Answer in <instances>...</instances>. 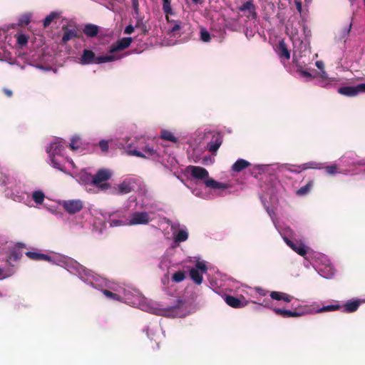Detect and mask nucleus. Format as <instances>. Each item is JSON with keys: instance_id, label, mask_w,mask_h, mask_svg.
Masks as SVG:
<instances>
[{"instance_id": "1", "label": "nucleus", "mask_w": 365, "mask_h": 365, "mask_svg": "<svg viewBox=\"0 0 365 365\" xmlns=\"http://www.w3.org/2000/svg\"><path fill=\"white\" fill-rule=\"evenodd\" d=\"M102 280V285L100 288H96L88 284L93 289L101 290L109 299L125 303L130 306L137 307L148 312H155L156 314L166 317H185L196 311V305L190 301L178 299L176 303L170 307L155 309L151 303L135 288L128 285L115 284L110 289H106L103 287L106 285L105 279L98 274Z\"/></svg>"}, {"instance_id": "2", "label": "nucleus", "mask_w": 365, "mask_h": 365, "mask_svg": "<svg viewBox=\"0 0 365 365\" xmlns=\"http://www.w3.org/2000/svg\"><path fill=\"white\" fill-rule=\"evenodd\" d=\"M26 255L33 260L48 261L53 264L63 267L71 274L77 276L83 282L91 284L96 288H100L103 280L93 273V271L86 269L76 260L60 255H48L43 253L28 251Z\"/></svg>"}, {"instance_id": "3", "label": "nucleus", "mask_w": 365, "mask_h": 365, "mask_svg": "<svg viewBox=\"0 0 365 365\" xmlns=\"http://www.w3.org/2000/svg\"><path fill=\"white\" fill-rule=\"evenodd\" d=\"M29 38V35L19 31L18 26L14 24L0 28V61H6L10 65L24 69L25 62L21 64L19 61L20 59H24V57L19 54L17 58H13L10 50L25 47Z\"/></svg>"}, {"instance_id": "4", "label": "nucleus", "mask_w": 365, "mask_h": 365, "mask_svg": "<svg viewBox=\"0 0 365 365\" xmlns=\"http://www.w3.org/2000/svg\"><path fill=\"white\" fill-rule=\"evenodd\" d=\"M304 37L300 36L298 29L292 24L286 26V32L289 36L293 45V63L294 67L298 68L299 73L305 80L312 77L311 73L307 71V64H312L311 51L309 42L307 38L305 26H303Z\"/></svg>"}, {"instance_id": "5", "label": "nucleus", "mask_w": 365, "mask_h": 365, "mask_svg": "<svg viewBox=\"0 0 365 365\" xmlns=\"http://www.w3.org/2000/svg\"><path fill=\"white\" fill-rule=\"evenodd\" d=\"M186 170L192 179L201 180L205 187L210 190V191H206L197 184L195 187H190L192 193L197 197L211 200L222 196L223 192L229 188L227 183L218 182L211 178L208 171L204 168L190 165Z\"/></svg>"}, {"instance_id": "6", "label": "nucleus", "mask_w": 365, "mask_h": 365, "mask_svg": "<svg viewBox=\"0 0 365 365\" xmlns=\"http://www.w3.org/2000/svg\"><path fill=\"white\" fill-rule=\"evenodd\" d=\"M129 140L130 138L125 137L118 143V146L124 149L128 155L158 160L170 170L177 167L178 161L175 157L173 154L167 153L164 148L154 149L150 145L138 147L133 143H129Z\"/></svg>"}, {"instance_id": "7", "label": "nucleus", "mask_w": 365, "mask_h": 365, "mask_svg": "<svg viewBox=\"0 0 365 365\" xmlns=\"http://www.w3.org/2000/svg\"><path fill=\"white\" fill-rule=\"evenodd\" d=\"M223 141L222 133L208 128L198 129L192 134L188 140L190 147L194 153L200 155L208 150L215 155Z\"/></svg>"}, {"instance_id": "8", "label": "nucleus", "mask_w": 365, "mask_h": 365, "mask_svg": "<svg viewBox=\"0 0 365 365\" xmlns=\"http://www.w3.org/2000/svg\"><path fill=\"white\" fill-rule=\"evenodd\" d=\"M160 205L153 200L147 197L136 202L135 207L129 214L128 226L148 225L157 218V214L161 211Z\"/></svg>"}, {"instance_id": "9", "label": "nucleus", "mask_w": 365, "mask_h": 365, "mask_svg": "<svg viewBox=\"0 0 365 365\" xmlns=\"http://www.w3.org/2000/svg\"><path fill=\"white\" fill-rule=\"evenodd\" d=\"M48 163L53 168L63 173H68V168H75L72 159L66 154V143L61 138H55L46 147Z\"/></svg>"}, {"instance_id": "10", "label": "nucleus", "mask_w": 365, "mask_h": 365, "mask_svg": "<svg viewBox=\"0 0 365 365\" xmlns=\"http://www.w3.org/2000/svg\"><path fill=\"white\" fill-rule=\"evenodd\" d=\"M259 198L261 200V202L264 205V207L266 208L268 215L271 217L275 228L278 230L285 243L298 255L304 257L305 260L307 261L304 262V266L306 267H309V262L311 260V256H312V254H309V247L305 245L304 242L302 240H296L289 238V237L292 235V230H291V228H282L279 226L278 222L274 218V210L269 208L268 206H267L264 200V197L260 195Z\"/></svg>"}, {"instance_id": "11", "label": "nucleus", "mask_w": 365, "mask_h": 365, "mask_svg": "<svg viewBox=\"0 0 365 365\" xmlns=\"http://www.w3.org/2000/svg\"><path fill=\"white\" fill-rule=\"evenodd\" d=\"M291 166L289 164H256L253 165L251 168V175L257 178L258 175H267L279 179L282 177H287V173H289Z\"/></svg>"}, {"instance_id": "12", "label": "nucleus", "mask_w": 365, "mask_h": 365, "mask_svg": "<svg viewBox=\"0 0 365 365\" xmlns=\"http://www.w3.org/2000/svg\"><path fill=\"white\" fill-rule=\"evenodd\" d=\"M339 308V305H327L317 309L309 306H304L300 307L298 311H292L279 308H274L273 311L276 314L279 315L283 318H297L308 314L334 312L336 311Z\"/></svg>"}, {"instance_id": "13", "label": "nucleus", "mask_w": 365, "mask_h": 365, "mask_svg": "<svg viewBox=\"0 0 365 365\" xmlns=\"http://www.w3.org/2000/svg\"><path fill=\"white\" fill-rule=\"evenodd\" d=\"M309 263L325 279H331L335 275V269L327 256L322 253H312Z\"/></svg>"}, {"instance_id": "14", "label": "nucleus", "mask_w": 365, "mask_h": 365, "mask_svg": "<svg viewBox=\"0 0 365 365\" xmlns=\"http://www.w3.org/2000/svg\"><path fill=\"white\" fill-rule=\"evenodd\" d=\"M128 210L129 206L124 204L122 207L117 210L104 212L102 216L111 227H125L128 226L127 224L129 220Z\"/></svg>"}, {"instance_id": "15", "label": "nucleus", "mask_w": 365, "mask_h": 365, "mask_svg": "<svg viewBox=\"0 0 365 365\" xmlns=\"http://www.w3.org/2000/svg\"><path fill=\"white\" fill-rule=\"evenodd\" d=\"M141 180L138 177L128 175L118 183L110 187V193L117 195H124L134 191L139 187Z\"/></svg>"}, {"instance_id": "16", "label": "nucleus", "mask_w": 365, "mask_h": 365, "mask_svg": "<svg viewBox=\"0 0 365 365\" xmlns=\"http://www.w3.org/2000/svg\"><path fill=\"white\" fill-rule=\"evenodd\" d=\"M115 58L112 55H108L107 53L96 55L93 50L85 48L80 58V63L81 65L102 64L115 61Z\"/></svg>"}, {"instance_id": "17", "label": "nucleus", "mask_w": 365, "mask_h": 365, "mask_svg": "<svg viewBox=\"0 0 365 365\" xmlns=\"http://www.w3.org/2000/svg\"><path fill=\"white\" fill-rule=\"evenodd\" d=\"M309 65L310 64H307L305 67H307V71H309L312 75L310 79L305 80L304 77H302L299 73L298 68L295 67L298 78H301L304 82H310L312 80H315V84L322 88H327L329 86L328 81L330 80V78L327 71L325 70L317 71L316 70L311 68L309 66Z\"/></svg>"}, {"instance_id": "18", "label": "nucleus", "mask_w": 365, "mask_h": 365, "mask_svg": "<svg viewBox=\"0 0 365 365\" xmlns=\"http://www.w3.org/2000/svg\"><path fill=\"white\" fill-rule=\"evenodd\" d=\"M113 172L108 168L99 169L94 175H93V186L104 191L110 189V184L108 181L111 178Z\"/></svg>"}, {"instance_id": "19", "label": "nucleus", "mask_w": 365, "mask_h": 365, "mask_svg": "<svg viewBox=\"0 0 365 365\" xmlns=\"http://www.w3.org/2000/svg\"><path fill=\"white\" fill-rule=\"evenodd\" d=\"M207 262L198 258L195 266L189 271L190 277L195 284L200 285L203 282V274L207 273Z\"/></svg>"}, {"instance_id": "20", "label": "nucleus", "mask_w": 365, "mask_h": 365, "mask_svg": "<svg viewBox=\"0 0 365 365\" xmlns=\"http://www.w3.org/2000/svg\"><path fill=\"white\" fill-rule=\"evenodd\" d=\"M355 153L347 152L337 160L339 166L341 168V174H355Z\"/></svg>"}, {"instance_id": "21", "label": "nucleus", "mask_w": 365, "mask_h": 365, "mask_svg": "<svg viewBox=\"0 0 365 365\" xmlns=\"http://www.w3.org/2000/svg\"><path fill=\"white\" fill-rule=\"evenodd\" d=\"M131 37H123L118 40L108 47L107 54L112 55L115 58V61L123 58V56L118 55V52L127 48L132 43Z\"/></svg>"}, {"instance_id": "22", "label": "nucleus", "mask_w": 365, "mask_h": 365, "mask_svg": "<svg viewBox=\"0 0 365 365\" xmlns=\"http://www.w3.org/2000/svg\"><path fill=\"white\" fill-rule=\"evenodd\" d=\"M168 224L170 225L175 243L183 242L188 239V230L185 225L170 221L168 222Z\"/></svg>"}, {"instance_id": "23", "label": "nucleus", "mask_w": 365, "mask_h": 365, "mask_svg": "<svg viewBox=\"0 0 365 365\" xmlns=\"http://www.w3.org/2000/svg\"><path fill=\"white\" fill-rule=\"evenodd\" d=\"M61 205L68 213L73 215L83 209L84 202L80 199L65 200L61 202Z\"/></svg>"}, {"instance_id": "24", "label": "nucleus", "mask_w": 365, "mask_h": 365, "mask_svg": "<svg viewBox=\"0 0 365 365\" xmlns=\"http://www.w3.org/2000/svg\"><path fill=\"white\" fill-rule=\"evenodd\" d=\"M275 51L283 64L290 59L291 52L284 40L279 41L277 44H276Z\"/></svg>"}, {"instance_id": "25", "label": "nucleus", "mask_w": 365, "mask_h": 365, "mask_svg": "<svg viewBox=\"0 0 365 365\" xmlns=\"http://www.w3.org/2000/svg\"><path fill=\"white\" fill-rule=\"evenodd\" d=\"M291 169H289V173H299L303 170L307 169H317L320 170L324 168V163H319L316 161H310L302 165H290Z\"/></svg>"}, {"instance_id": "26", "label": "nucleus", "mask_w": 365, "mask_h": 365, "mask_svg": "<svg viewBox=\"0 0 365 365\" xmlns=\"http://www.w3.org/2000/svg\"><path fill=\"white\" fill-rule=\"evenodd\" d=\"M363 302H365V300L359 299H351L344 302L342 306L338 304L339 308L337 310L342 309L343 312L352 313L356 312Z\"/></svg>"}, {"instance_id": "27", "label": "nucleus", "mask_w": 365, "mask_h": 365, "mask_svg": "<svg viewBox=\"0 0 365 365\" xmlns=\"http://www.w3.org/2000/svg\"><path fill=\"white\" fill-rule=\"evenodd\" d=\"M76 180L83 185H93V175L87 170H82L76 175Z\"/></svg>"}, {"instance_id": "28", "label": "nucleus", "mask_w": 365, "mask_h": 365, "mask_svg": "<svg viewBox=\"0 0 365 365\" xmlns=\"http://www.w3.org/2000/svg\"><path fill=\"white\" fill-rule=\"evenodd\" d=\"M171 282V278L170 279L168 274H165L161 279L163 291L169 295H174L176 290L175 288H173V284H170Z\"/></svg>"}, {"instance_id": "29", "label": "nucleus", "mask_w": 365, "mask_h": 365, "mask_svg": "<svg viewBox=\"0 0 365 365\" xmlns=\"http://www.w3.org/2000/svg\"><path fill=\"white\" fill-rule=\"evenodd\" d=\"M255 6L252 1H247L239 7V10L242 12L249 11V16L252 19L257 18Z\"/></svg>"}, {"instance_id": "30", "label": "nucleus", "mask_w": 365, "mask_h": 365, "mask_svg": "<svg viewBox=\"0 0 365 365\" xmlns=\"http://www.w3.org/2000/svg\"><path fill=\"white\" fill-rule=\"evenodd\" d=\"M338 93L346 96H355L359 94L357 86H342L338 89Z\"/></svg>"}, {"instance_id": "31", "label": "nucleus", "mask_w": 365, "mask_h": 365, "mask_svg": "<svg viewBox=\"0 0 365 365\" xmlns=\"http://www.w3.org/2000/svg\"><path fill=\"white\" fill-rule=\"evenodd\" d=\"M269 296L274 300L284 301L287 303L290 302L293 298L287 293L275 291L271 292Z\"/></svg>"}, {"instance_id": "32", "label": "nucleus", "mask_w": 365, "mask_h": 365, "mask_svg": "<svg viewBox=\"0 0 365 365\" xmlns=\"http://www.w3.org/2000/svg\"><path fill=\"white\" fill-rule=\"evenodd\" d=\"M250 166V162L247 160L239 158L236 160V162L232 166V170L235 173H240L247 168Z\"/></svg>"}, {"instance_id": "33", "label": "nucleus", "mask_w": 365, "mask_h": 365, "mask_svg": "<svg viewBox=\"0 0 365 365\" xmlns=\"http://www.w3.org/2000/svg\"><path fill=\"white\" fill-rule=\"evenodd\" d=\"M225 302L230 307L234 308H241L246 305V302L240 300L238 298L233 296H227L225 297Z\"/></svg>"}, {"instance_id": "34", "label": "nucleus", "mask_w": 365, "mask_h": 365, "mask_svg": "<svg viewBox=\"0 0 365 365\" xmlns=\"http://www.w3.org/2000/svg\"><path fill=\"white\" fill-rule=\"evenodd\" d=\"M14 273L15 269L13 266L6 264L2 267L0 265V280L11 277Z\"/></svg>"}, {"instance_id": "35", "label": "nucleus", "mask_w": 365, "mask_h": 365, "mask_svg": "<svg viewBox=\"0 0 365 365\" xmlns=\"http://www.w3.org/2000/svg\"><path fill=\"white\" fill-rule=\"evenodd\" d=\"M77 31L74 29L63 28V36L61 41L63 43H66L68 41L76 38Z\"/></svg>"}, {"instance_id": "36", "label": "nucleus", "mask_w": 365, "mask_h": 365, "mask_svg": "<svg viewBox=\"0 0 365 365\" xmlns=\"http://www.w3.org/2000/svg\"><path fill=\"white\" fill-rule=\"evenodd\" d=\"M166 19L170 24L169 31L173 34H176L182 28V22L180 20H172L167 16Z\"/></svg>"}, {"instance_id": "37", "label": "nucleus", "mask_w": 365, "mask_h": 365, "mask_svg": "<svg viewBox=\"0 0 365 365\" xmlns=\"http://www.w3.org/2000/svg\"><path fill=\"white\" fill-rule=\"evenodd\" d=\"M98 32V26L91 24H86L83 29V33L88 37H95Z\"/></svg>"}, {"instance_id": "38", "label": "nucleus", "mask_w": 365, "mask_h": 365, "mask_svg": "<svg viewBox=\"0 0 365 365\" xmlns=\"http://www.w3.org/2000/svg\"><path fill=\"white\" fill-rule=\"evenodd\" d=\"M61 12L53 11H51L48 15L46 16L43 20V24L45 28L48 27L54 19H59L61 17Z\"/></svg>"}, {"instance_id": "39", "label": "nucleus", "mask_w": 365, "mask_h": 365, "mask_svg": "<svg viewBox=\"0 0 365 365\" xmlns=\"http://www.w3.org/2000/svg\"><path fill=\"white\" fill-rule=\"evenodd\" d=\"M83 143L81 138L78 135H74L71 138L69 146L73 150H78L82 148Z\"/></svg>"}, {"instance_id": "40", "label": "nucleus", "mask_w": 365, "mask_h": 365, "mask_svg": "<svg viewBox=\"0 0 365 365\" xmlns=\"http://www.w3.org/2000/svg\"><path fill=\"white\" fill-rule=\"evenodd\" d=\"M161 138L173 143H178V138L174 134L168 130H162L160 132Z\"/></svg>"}, {"instance_id": "41", "label": "nucleus", "mask_w": 365, "mask_h": 365, "mask_svg": "<svg viewBox=\"0 0 365 365\" xmlns=\"http://www.w3.org/2000/svg\"><path fill=\"white\" fill-rule=\"evenodd\" d=\"M31 197L37 205H41L45 199V194L42 190H38L32 192Z\"/></svg>"}, {"instance_id": "42", "label": "nucleus", "mask_w": 365, "mask_h": 365, "mask_svg": "<svg viewBox=\"0 0 365 365\" xmlns=\"http://www.w3.org/2000/svg\"><path fill=\"white\" fill-rule=\"evenodd\" d=\"M186 277V272L185 271L179 270L171 277V282L175 283H180L182 282Z\"/></svg>"}, {"instance_id": "43", "label": "nucleus", "mask_w": 365, "mask_h": 365, "mask_svg": "<svg viewBox=\"0 0 365 365\" xmlns=\"http://www.w3.org/2000/svg\"><path fill=\"white\" fill-rule=\"evenodd\" d=\"M325 169V171L329 175H334L336 173H340L341 168L339 166V162L324 167Z\"/></svg>"}, {"instance_id": "44", "label": "nucleus", "mask_w": 365, "mask_h": 365, "mask_svg": "<svg viewBox=\"0 0 365 365\" xmlns=\"http://www.w3.org/2000/svg\"><path fill=\"white\" fill-rule=\"evenodd\" d=\"M312 185H313L312 182H311V181L309 182L307 185L301 187L299 189L297 190V195L299 196H304V195H307L310 192V190L312 187Z\"/></svg>"}, {"instance_id": "45", "label": "nucleus", "mask_w": 365, "mask_h": 365, "mask_svg": "<svg viewBox=\"0 0 365 365\" xmlns=\"http://www.w3.org/2000/svg\"><path fill=\"white\" fill-rule=\"evenodd\" d=\"M31 19V14L30 13H25L18 18V24L23 26V25H28Z\"/></svg>"}, {"instance_id": "46", "label": "nucleus", "mask_w": 365, "mask_h": 365, "mask_svg": "<svg viewBox=\"0 0 365 365\" xmlns=\"http://www.w3.org/2000/svg\"><path fill=\"white\" fill-rule=\"evenodd\" d=\"M163 11L166 14V16L170 14H174L171 7V0H163Z\"/></svg>"}, {"instance_id": "47", "label": "nucleus", "mask_w": 365, "mask_h": 365, "mask_svg": "<svg viewBox=\"0 0 365 365\" xmlns=\"http://www.w3.org/2000/svg\"><path fill=\"white\" fill-rule=\"evenodd\" d=\"M144 331H146V334H147L149 340L155 341V340L158 339V338L155 337V334L157 331L159 332L160 331H161V329H160L159 327H157V329H150V328L148 327Z\"/></svg>"}, {"instance_id": "48", "label": "nucleus", "mask_w": 365, "mask_h": 365, "mask_svg": "<svg viewBox=\"0 0 365 365\" xmlns=\"http://www.w3.org/2000/svg\"><path fill=\"white\" fill-rule=\"evenodd\" d=\"M71 228L73 230H79V229H83L85 227V224L83 222H78V218L75 217L71 222H70Z\"/></svg>"}, {"instance_id": "49", "label": "nucleus", "mask_w": 365, "mask_h": 365, "mask_svg": "<svg viewBox=\"0 0 365 365\" xmlns=\"http://www.w3.org/2000/svg\"><path fill=\"white\" fill-rule=\"evenodd\" d=\"M200 39L204 42H209L211 39L209 31L205 28L200 29Z\"/></svg>"}, {"instance_id": "50", "label": "nucleus", "mask_w": 365, "mask_h": 365, "mask_svg": "<svg viewBox=\"0 0 365 365\" xmlns=\"http://www.w3.org/2000/svg\"><path fill=\"white\" fill-rule=\"evenodd\" d=\"M365 166V157H360L356 154L355 158V171H356V167ZM356 173V172H355Z\"/></svg>"}, {"instance_id": "51", "label": "nucleus", "mask_w": 365, "mask_h": 365, "mask_svg": "<svg viewBox=\"0 0 365 365\" xmlns=\"http://www.w3.org/2000/svg\"><path fill=\"white\" fill-rule=\"evenodd\" d=\"M106 228V225L105 223H102L101 224V227L98 229V225L96 223H95L93 225V230L96 232H97L98 234L101 235L103 233V230Z\"/></svg>"}, {"instance_id": "52", "label": "nucleus", "mask_w": 365, "mask_h": 365, "mask_svg": "<svg viewBox=\"0 0 365 365\" xmlns=\"http://www.w3.org/2000/svg\"><path fill=\"white\" fill-rule=\"evenodd\" d=\"M99 147L101 148V150L103 152H106L108 150V141L106 140H101L99 142Z\"/></svg>"}, {"instance_id": "53", "label": "nucleus", "mask_w": 365, "mask_h": 365, "mask_svg": "<svg viewBox=\"0 0 365 365\" xmlns=\"http://www.w3.org/2000/svg\"><path fill=\"white\" fill-rule=\"evenodd\" d=\"M20 257H21V255L19 252V251H17L16 250H13L11 252V256H10L11 260L16 261L17 259H19L20 258Z\"/></svg>"}, {"instance_id": "54", "label": "nucleus", "mask_w": 365, "mask_h": 365, "mask_svg": "<svg viewBox=\"0 0 365 365\" xmlns=\"http://www.w3.org/2000/svg\"><path fill=\"white\" fill-rule=\"evenodd\" d=\"M135 27L130 24L127 26L124 29V34H131L134 31Z\"/></svg>"}, {"instance_id": "55", "label": "nucleus", "mask_w": 365, "mask_h": 365, "mask_svg": "<svg viewBox=\"0 0 365 365\" xmlns=\"http://www.w3.org/2000/svg\"><path fill=\"white\" fill-rule=\"evenodd\" d=\"M255 292L261 297H264V296H266L267 294V291H266L265 289H263L260 287H256L255 288Z\"/></svg>"}, {"instance_id": "56", "label": "nucleus", "mask_w": 365, "mask_h": 365, "mask_svg": "<svg viewBox=\"0 0 365 365\" xmlns=\"http://www.w3.org/2000/svg\"><path fill=\"white\" fill-rule=\"evenodd\" d=\"M276 190H277V187H276V184H274V185L272 187H270L267 191V195H274L276 192Z\"/></svg>"}, {"instance_id": "57", "label": "nucleus", "mask_w": 365, "mask_h": 365, "mask_svg": "<svg viewBox=\"0 0 365 365\" xmlns=\"http://www.w3.org/2000/svg\"><path fill=\"white\" fill-rule=\"evenodd\" d=\"M315 66L319 71L324 70V63L322 61H316Z\"/></svg>"}, {"instance_id": "58", "label": "nucleus", "mask_w": 365, "mask_h": 365, "mask_svg": "<svg viewBox=\"0 0 365 365\" xmlns=\"http://www.w3.org/2000/svg\"><path fill=\"white\" fill-rule=\"evenodd\" d=\"M359 93H365V83H360L357 85Z\"/></svg>"}, {"instance_id": "59", "label": "nucleus", "mask_w": 365, "mask_h": 365, "mask_svg": "<svg viewBox=\"0 0 365 365\" xmlns=\"http://www.w3.org/2000/svg\"><path fill=\"white\" fill-rule=\"evenodd\" d=\"M15 192H17V190H16V189H15V190H13V189H12V193H11V194H12V195H13V198H14V200H20V197H20V196H17V195H15Z\"/></svg>"}, {"instance_id": "60", "label": "nucleus", "mask_w": 365, "mask_h": 365, "mask_svg": "<svg viewBox=\"0 0 365 365\" xmlns=\"http://www.w3.org/2000/svg\"><path fill=\"white\" fill-rule=\"evenodd\" d=\"M133 6L134 8V9L135 10V12L138 13V1L136 0H133Z\"/></svg>"}, {"instance_id": "61", "label": "nucleus", "mask_w": 365, "mask_h": 365, "mask_svg": "<svg viewBox=\"0 0 365 365\" xmlns=\"http://www.w3.org/2000/svg\"><path fill=\"white\" fill-rule=\"evenodd\" d=\"M210 284L212 289H215L216 288L218 287V285L217 284V283L211 279L210 280Z\"/></svg>"}, {"instance_id": "62", "label": "nucleus", "mask_w": 365, "mask_h": 365, "mask_svg": "<svg viewBox=\"0 0 365 365\" xmlns=\"http://www.w3.org/2000/svg\"><path fill=\"white\" fill-rule=\"evenodd\" d=\"M36 68H38L40 70H42V71H49L50 70L49 68L44 67V66H40V65L36 66Z\"/></svg>"}, {"instance_id": "63", "label": "nucleus", "mask_w": 365, "mask_h": 365, "mask_svg": "<svg viewBox=\"0 0 365 365\" xmlns=\"http://www.w3.org/2000/svg\"><path fill=\"white\" fill-rule=\"evenodd\" d=\"M4 92L9 97L12 96V91L11 90L5 88V89H4Z\"/></svg>"}, {"instance_id": "64", "label": "nucleus", "mask_w": 365, "mask_h": 365, "mask_svg": "<svg viewBox=\"0 0 365 365\" xmlns=\"http://www.w3.org/2000/svg\"><path fill=\"white\" fill-rule=\"evenodd\" d=\"M297 9L299 12H301L302 11V4L301 2H297Z\"/></svg>"}]
</instances>
